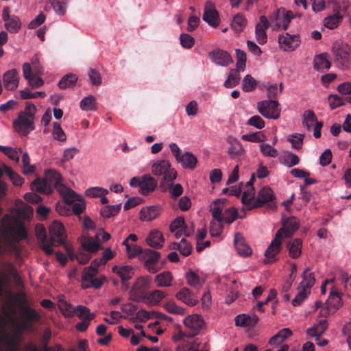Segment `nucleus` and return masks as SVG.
<instances>
[{"label": "nucleus", "mask_w": 351, "mask_h": 351, "mask_svg": "<svg viewBox=\"0 0 351 351\" xmlns=\"http://www.w3.org/2000/svg\"><path fill=\"white\" fill-rule=\"evenodd\" d=\"M269 27V23L267 18L265 16H261L259 18V23L256 24L255 27L256 38L260 45H263L267 43V36L266 30Z\"/></svg>", "instance_id": "obj_16"}, {"label": "nucleus", "mask_w": 351, "mask_h": 351, "mask_svg": "<svg viewBox=\"0 0 351 351\" xmlns=\"http://www.w3.org/2000/svg\"><path fill=\"white\" fill-rule=\"evenodd\" d=\"M0 151L5 154L9 158L14 160L16 162L19 161V153H22V149H13L10 147L0 145Z\"/></svg>", "instance_id": "obj_54"}, {"label": "nucleus", "mask_w": 351, "mask_h": 351, "mask_svg": "<svg viewBox=\"0 0 351 351\" xmlns=\"http://www.w3.org/2000/svg\"><path fill=\"white\" fill-rule=\"evenodd\" d=\"M161 256L160 252L151 249H145L144 254L143 257H147V259L144 262V265L157 263Z\"/></svg>", "instance_id": "obj_53"}, {"label": "nucleus", "mask_w": 351, "mask_h": 351, "mask_svg": "<svg viewBox=\"0 0 351 351\" xmlns=\"http://www.w3.org/2000/svg\"><path fill=\"white\" fill-rule=\"evenodd\" d=\"M121 207V204L103 206L100 210V215L104 218H110L120 211Z\"/></svg>", "instance_id": "obj_51"}, {"label": "nucleus", "mask_w": 351, "mask_h": 351, "mask_svg": "<svg viewBox=\"0 0 351 351\" xmlns=\"http://www.w3.org/2000/svg\"><path fill=\"white\" fill-rule=\"evenodd\" d=\"M278 43L284 51H291L299 46L300 41L298 35L286 33L285 35H279Z\"/></svg>", "instance_id": "obj_14"}, {"label": "nucleus", "mask_w": 351, "mask_h": 351, "mask_svg": "<svg viewBox=\"0 0 351 351\" xmlns=\"http://www.w3.org/2000/svg\"><path fill=\"white\" fill-rule=\"evenodd\" d=\"M97 274L93 273H83L82 287L83 289H88L93 287L99 289L103 285L104 281L106 280L105 277L95 278Z\"/></svg>", "instance_id": "obj_20"}, {"label": "nucleus", "mask_w": 351, "mask_h": 351, "mask_svg": "<svg viewBox=\"0 0 351 351\" xmlns=\"http://www.w3.org/2000/svg\"><path fill=\"white\" fill-rule=\"evenodd\" d=\"M319 122L317 121V118L313 110H307L304 112L302 125L308 131L311 130L312 127Z\"/></svg>", "instance_id": "obj_40"}, {"label": "nucleus", "mask_w": 351, "mask_h": 351, "mask_svg": "<svg viewBox=\"0 0 351 351\" xmlns=\"http://www.w3.org/2000/svg\"><path fill=\"white\" fill-rule=\"evenodd\" d=\"M176 298L188 306H194L199 300L195 297L193 292L186 287L182 288L176 294Z\"/></svg>", "instance_id": "obj_26"}, {"label": "nucleus", "mask_w": 351, "mask_h": 351, "mask_svg": "<svg viewBox=\"0 0 351 351\" xmlns=\"http://www.w3.org/2000/svg\"><path fill=\"white\" fill-rule=\"evenodd\" d=\"M49 232L50 234L49 240L51 242V247L53 245H60L64 243L66 234L62 223L58 221H53L49 227Z\"/></svg>", "instance_id": "obj_10"}, {"label": "nucleus", "mask_w": 351, "mask_h": 351, "mask_svg": "<svg viewBox=\"0 0 351 351\" xmlns=\"http://www.w3.org/2000/svg\"><path fill=\"white\" fill-rule=\"evenodd\" d=\"M281 232H282V230H278L276 232L274 238L265 250V256L266 258L263 261L265 264L273 263L276 261V256L282 248V241L283 239L281 237Z\"/></svg>", "instance_id": "obj_9"}, {"label": "nucleus", "mask_w": 351, "mask_h": 351, "mask_svg": "<svg viewBox=\"0 0 351 351\" xmlns=\"http://www.w3.org/2000/svg\"><path fill=\"white\" fill-rule=\"evenodd\" d=\"M62 176L54 169L45 171V178H36L31 184V189L43 194H49L55 188L58 192L66 190V186L62 182Z\"/></svg>", "instance_id": "obj_2"}, {"label": "nucleus", "mask_w": 351, "mask_h": 351, "mask_svg": "<svg viewBox=\"0 0 351 351\" xmlns=\"http://www.w3.org/2000/svg\"><path fill=\"white\" fill-rule=\"evenodd\" d=\"M53 136L54 139L60 141V142H64L66 139V134L63 130L62 129L60 124L54 122L53 123Z\"/></svg>", "instance_id": "obj_63"}, {"label": "nucleus", "mask_w": 351, "mask_h": 351, "mask_svg": "<svg viewBox=\"0 0 351 351\" xmlns=\"http://www.w3.org/2000/svg\"><path fill=\"white\" fill-rule=\"evenodd\" d=\"M328 327L326 319L319 320L313 326L306 330V335L310 337H318L324 333Z\"/></svg>", "instance_id": "obj_33"}, {"label": "nucleus", "mask_w": 351, "mask_h": 351, "mask_svg": "<svg viewBox=\"0 0 351 351\" xmlns=\"http://www.w3.org/2000/svg\"><path fill=\"white\" fill-rule=\"evenodd\" d=\"M238 217L237 210L234 207H230L225 210L222 215V222L232 223Z\"/></svg>", "instance_id": "obj_58"}, {"label": "nucleus", "mask_w": 351, "mask_h": 351, "mask_svg": "<svg viewBox=\"0 0 351 351\" xmlns=\"http://www.w3.org/2000/svg\"><path fill=\"white\" fill-rule=\"evenodd\" d=\"M274 199L275 195L269 186H264L258 192L257 197L253 202V206H249L248 208H260L265 204H268L267 207L271 210H274L276 208Z\"/></svg>", "instance_id": "obj_7"}, {"label": "nucleus", "mask_w": 351, "mask_h": 351, "mask_svg": "<svg viewBox=\"0 0 351 351\" xmlns=\"http://www.w3.org/2000/svg\"><path fill=\"white\" fill-rule=\"evenodd\" d=\"M258 110L263 117L277 119L280 114V104L275 99L264 100L258 102Z\"/></svg>", "instance_id": "obj_6"}, {"label": "nucleus", "mask_w": 351, "mask_h": 351, "mask_svg": "<svg viewBox=\"0 0 351 351\" xmlns=\"http://www.w3.org/2000/svg\"><path fill=\"white\" fill-rule=\"evenodd\" d=\"M209 56L215 63L222 66H226L233 62L227 51L219 49L210 52Z\"/></svg>", "instance_id": "obj_21"}, {"label": "nucleus", "mask_w": 351, "mask_h": 351, "mask_svg": "<svg viewBox=\"0 0 351 351\" xmlns=\"http://www.w3.org/2000/svg\"><path fill=\"white\" fill-rule=\"evenodd\" d=\"M247 25V19L241 14H236L231 22V28L236 32L240 33L243 31Z\"/></svg>", "instance_id": "obj_42"}, {"label": "nucleus", "mask_w": 351, "mask_h": 351, "mask_svg": "<svg viewBox=\"0 0 351 351\" xmlns=\"http://www.w3.org/2000/svg\"><path fill=\"white\" fill-rule=\"evenodd\" d=\"M4 326L5 321L0 317V351H19Z\"/></svg>", "instance_id": "obj_12"}, {"label": "nucleus", "mask_w": 351, "mask_h": 351, "mask_svg": "<svg viewBox=\"0 0 351 351\" xmlns=\"http://www.w3.org/2000/svg\"><path fill=\"white\" fill-rule=\"evenodd\" d=\"M19 75L16 69L7 71L3 75V86L7 90H14L19 86Z\"/></svg>", "instance_id": "obj_18"}, {"label": "nucleus", "mask_w": 351, "mask_h": 351, "mask_svg": "<svg viewBox=\"0 0 351 351\" xmlns=\"http://www.w3.org/2000/svg\"><path fill=\"white\" fill-rule=\"evenodd\" d=\"M36 108L34 104L27 102L24 111L19 113L17 119L13 122L14 130L22 136H27L35 129L34 119Z\"/></svg>", "instance_id": "obj_3"}, {"label": "nucleus", "mask_w": 351, "mask_h": 351, "mask_svg": "<svg viewBox=\"0 0 351 351\" xmlns=\"http://www.w3.org/2000/svg\"><path fill=\"white\" fill-rule=\"evenodd\" d=\"M326 304L332 308V312H336L341 305V299L338 292L330 291V296L327 300Z\"/></svg>", "instance_id": "obj_46"}, {"label": "nucleus", "mask_w": 351, "mask_h": 351, "mask_svg": "<svg viewBox=\"0 0 351 351\" xmlns=\"http://www.w3.org/2000/svg\"><path fill=\"white\" fill-rule=\"evenodd\" d=\"M202 19L209 25L216 27L219 25V13L215 5L210 1H206Z\"/></svg>", "instance_id": "obj_11"}, {"label": "nucleus", "mask_w": 351, "mask_h": 351, "mask_svg": "<svg viewBox=\"0 0 351 351\" xmlns=\"http://www.w3.org/2000/svg\"><path fill=\"white\" fill-rule=\"evenodd\" d=\"M256 80L250 75H247L242 81V89L245 92H252L256 87Z\"/></svg>", "instance_id": "obj_57"}, {"label": "nucleus", "mask_w": 351, "mask_h": 351, "mask_svg": "<svg viewBox=\"0 0 351 351\" xmlns=\"http://www.w3.org/2000/svg\"><path fill=\"white\" fill-rule=\"evenodd\" d=\"M112 271L121 278L123 286L127 289L128 286L126 282L131 279L134 275V268L130 265L121 267L115 265L112 267Z\"/></svg>", "instance_id": "obj_22"}, {"label": "nucleus", "mask_w": 351, "mask_h": 351, "mask_svg": "<svg viewBox=\"0 0 351 351\" xmlns=\"http://www.w3.org/2000/svg\"><path fill=\"white\" fill-rule=\"evenodd\" d=\"M10 10L8 7L4 8L2 13V18L5 22V27L8 31L16 33L21 27L19 19L16 16H10Z\"/></svg>", "instance_id": "obj_17"}, {"label": "nucleus", "mask_w": 351, "mask_h": 351, "mask_svg": "<svg viewBox=\"0 0 351 351\" xmlns=\"http://www.w3.org/2000/svg\"><path fill=\"white\" fill-rule=\"evenodd\" d=\"M55 12L59 15H64L66 12L68 0H50Z\"/></svg>", "instance_id": "obj_61"}, {"label": "nucleus", "mask_w": 351, "mask_h": 351, "mask_svg": "<svg viewBox=\"0 0 351 351\" xmlns=\"http://www.w3.org/2000/svg\"><path fill=\"white\" fill-rule=\"evenodd\" d=\"M164 307L165 310L171 314H176V315H184L185 314V309L178 306L174 302L170 301L167 302Z\"/></svg>", "instance_id": "obj_62"}, {"label": "nucleus", "mask_w": 351, "mask_h": 351, "mask_svg": "<svg viewBox=\"0 0 351 351\" xmlns=\"http://www.w3.org/2000/svg\"><path fill=\"white\" fill-rule=\"evenodd\" d=\"M157 185L156 180L150 175H145L141 177V193L143 195H147L149 193L154 191Z\"/></svg>", "instance_id": "obj_31"}, {"label": "nucleus", "mask_w": 351, "mask_h": 351, "mask_svg": "<svg viewBox=\"0 0 351 351\" xmlns=\"http://www.w3.org/2000/svg\"><path fill=\"white\" fill-rule=\"evenodd\" d=\"M331 66L330 62L328 58V54L321 53L315 57L313 61L314 69L317 71L328 70Z\"/></svg>", "instance_id": "obj_38"}, {"label": "nucleus", "mask_w": 351, "mask_h": 351, "mask_svg": "<svg viewBox=\"0 0 351 351\" xmlns=\"http://www.w3.org/2000/svg\"><path fill=\"white\" fill-rule=\"evenodd\" d=\"M36 234L42 250L47 255L52 254L53 253V250L51 247V242H50L49 238H47L46 230L43 225H36Z\"/></svg>", "instance_id": "obj_15"}, {"label": "nucleus", "mask_w": 351, "mask_h": 351, "mask_svg": "<svg viewBox=\"0 0 351 351\" xmlns=\"http://www.w3.org/2000/svg\"><path fill=\"white\" fill-rule=\"evenodd\" d=\"M82 248L89 253H94L100 249V245L98 241H95L90 237H84L81 241Z\"/></svg>", "instance_id": "obj_43"}, {"label": "nucleus", "mask_w": 351, "mask_h": 351, "mask_svg": "<svg viewBox=\"0 0 351 351\" xmlns=\"http://www.w3.org/2000/svg\"><path fill=\"white\" fill-rule=\"evenodd\" d=\"M185 278L187 284L194 289H199L202 285V282L199 276L192 270H190L185 274Z\"/></svg>", "instance_id": "obj_49"}, {"label": "nucleus", "mask_w": 351, "mask_h": 351, "mask_svg": "<svg viewBox=\"0 0 351 351\" xmlns=\"http://www.w3.org/2000/svg\"><path fill=\"white\" fill-rule=\"evenodd\" d=\"M2 234L6 245L16 254L20 253L17 243L27 237L24 224L9 215H5L2 220Z\"/></svg>", "instance_id": "obj_1"}, {"label": "nucleus", "mask_w": 351, "mask_h": 351, "mask_svg": "<svg viewBox=\"0 0 351 351\" xmlns=\"http://www.w3.org/2000/svg\"><path fill=\"white\" fill-rule=\"evenodd\" d=\"M299 228V223L295 217L287 218L283 223L282 227L279 230H282L281 232V237L284 239L291 237L294 232Z\"/></svg>", "instance_id": "obj_28"}, {"label": "nucleus", "mask_w": 351, "mask_h": 351, "mask_svg": "<svg viewBox=\"0 0 351 351\" xmlns=\"http://www.w3.org/2000/svg\"><path fill=\"white\" fill-rule=\"evenodd\" d=\"M166 189L168 188L171 198L177 199L183 193V188L180 184H173L172 182H166Z\"/></svg>", "instance_id": "obj_59"}, {"label": "nucleus", "mask_w": 351, "mask_h": 351, "mask_svg": "<svg viewBox=\"0 0 351 351\" xmlns=\"http://www.w3.org/2000/svg\"><path fill=\"white\" fill-rule=\"evenodd\" d=\"M293 19V14L291 11H286L284 9H279L275 14L276 25L286 30L291 20Z\"/></svg>", "instance_id": "obj_24"}, {"label": "nucleus", "mask_w": 351, "mask_h": 351, "mask_svg": "<svg viewBox=\"0 0 351 351\" xmlns=\"http://www.w3.org/2000/svg\"><path fill=\"white\" fill-rule=\"evenodd\" d=\"M3 171L7 174L13 184L15 186H21L24 182V179L21 177L18 173H15L12 169L8 166L3 167Z\"/></svg>", "instance_id": "obj_55"}, {"label": "nucleus", "mask_w": 351, "mask_h": 351, "mask_svg": "<svg viewBox=\"0 0 351 351\" xmlns=\"http://www.w3.org/2000/svg\"><path fill=\"white\" fill-rule=\"evenodd\" d=\"M150 284L149 277L138 278L130 290V300L134 302L143 301Z\"/></svg>", "instance_id": "obj_8"}, {"label": "nucleus", "mask_w": 351, "mask_h": 351, "mask_svg": "<svg viewBox=\"0 0 351 351\" xmlns=\"http://www.w3.org/2000/svg\"><path fill=\"white\" fill-rule=\"evenodd\" d=\"M152 173L156 176H162L160 186L166 190V182H172L176 178L177 172L171 168L170 162L167 160H158L152 166Z\"/></svg>", "instance_id": "obj_4"}, {"label": "nucleus", "mask_w": 351, "mask_h": 351, "mask_svg": "<svg viewBox=\"0 0 351 351\" xmlns=\"http://www.w3.org/2000/svg\"><path fill=\"white\" fill-rule=\"evenodd\" d=\"M332 52L339 68L343 70L348 69L350 62V46L345 42L336 41L333 44Z\"/></svg>", "instance_id": "obj_5"}, {"label": "nucleus", "mask_w": 351, "mask_h": 351, "mask_svg": "<svg viewBox=\"0 0 351 351\" xmlns=\"http://www.w3.org/2000/svg\"><path fill=\"white\" fill-rule=\"evenodd\" d=\"M310 268L307 267L302 274V281L300 286L305 290L311 289L315 284V278L313 273H309Z\"/></svg>", "instance_id": "obj_44"}, {"label": "nucleus", "mask_w": 351, "mask_h": 351, "mask_svg": "<svg viewBox=\"0 0 351 351\" xmlns=\"http://www.w3.org/2000/svg\"><path fill=\"white\" fill-rule=\"evenodd\" d=\"M256 199L255 198V191L254 187H249L247 191H245L243 193L241 197V202L243 204V209L246 210H250L252 208H248L250 206H253V202Z\"/></svg>", "instance_id": "obj_41"}, {"label": "nucleus", "mask_w": 351, "mask_h": 351, "mask_svg": "<svg viewBox=\"0 0 351 351\" xmlns=\"http://www.w3.org/2000/svg\"><path fill=\"white\" fill-rule=\"evenodd\" d=\"M224 207V202L220 199H216L213 202V206L211 208L213 217L219 221H222V210Z\"/></svg>", "instance_id": "obj_52"}, {"label": "nucleus", "mask_w": 351, "mask_h": 351, "mask_svg": "<svg viewBox=\"0 0 351 351\" xmlns=\"http://www.w3.org/2000/svg\"><path fill=\"white\" fill-rule=\"evenodd\" d=\"M147 244L154 249H160L163 246L165 238L161 232L158 230H152L146 239Z\"/></svg>", "instance_id": "obj_27"}, {"label": "nucleus", "mask_w": 351, "mask_h": 351, "mask_svg": "<svg viewBox=\"0 0 351 351\" xmlns=\"http://www.w3.org/2000/svg\"><path fill=\"white\" fill-rule=\"evenodd\" d=\"M4 266L6 268L7 273H3L0 275V295L3 294V287L8 282L10 276H13L14 278L19 277L13 263L8 262L4 263Z\"/></svg>", "instance_id": "obj_29"}, {"label": "nucleus", "mask_w": 351, "mask_h": 351, "mask_svg": "<svg viewBox=\"0 0 351 351\" xmlns=\"http://www.w3.org/2000/svg\"><path fill=\"white\" fill-rule=\"evenodd\" d=\"M330 108L334 110L346 104L345 98L339 97L337 95H330L328 97Z\"/></svg>", "instance_id": "obj_64"}, {"label": "nucleus", "mask_w": 351, "mask_h": 351, "mask_svg": "<svg viewBox=\"0 0 351 351\" xmlns=\"http://www.w3.org/2000/svg\"><path fill=\"white\" fill-rule=\"evenodd\" d=\"M173 280V275L169 271H164L154 278V282L157 287H169L172 286Z\"/></svg>", "instance_id": "obj_32"}, {"label": "nucleus", "mask_w": 351, "mask_h": 351, "mask_svg": "<svg viewBox=\"0 0 351 351\" xmlns=\"http://www.w3.org/2000/svg\"><path fill=\"white\" fill-rule=\"evenodd\" d=\"M108 193V191L107 189L99 186L90 187L85 191L86 195L91 198L99 197Z\"/></svg>", "instance_id": "obj_60"}, {"label": "nucleus", "mask_w": 351, "mask_h": 351, "mask_svg": "<svg viewBox=\"0 0 351 351\" xmlns=\"http://www.w3.org/2000/svg\"><path fill=\"white\" fill-rule=\"evenodd\" d=\"M343 19V16L339 12H335L332 15L328 16L324 19V25L330 29H333L339 25Z\"/></svg>", "instance_id": "obj_47"}, {"label": "nucleus", "mask_w": 351, "mask_h": 351, "mask_svg": "<svg viewBox=\"0 0 351 351\" xmlns=\"http://www.w3.org/2000/svg\"><path fill=\"white\" fill-rule=\"evenodd\" d=\"M23 73L24 77L28 80L29 85L32 88L40 87L43 84V80L40 77H36V73L32 71V66L29 63H24L23 65Z\"/></svg>", "instance_id": "obj_19"}, {"label": "nucleus", "mask_w": 351, "mask_h": 351, "mask_svg": "<svg viewBox=\"0 0 351 351\" xmlns=\"http://www.w3.org/2000/svg\"><path fill=\"white\" fill-rule=\"evenodd\" d=\"M59 193L63 196L64 202L67 205H71L80 199V196H78L76 193H74V191L67 187L66 190H64L63 191Z\"/></svg>", "instance_id": "obj_56"}, {"label": "nucleus", "mask_w": 351, "mask_h": 351, "mask_svg": "<svg viewBox=\"0 0 351 351\" xmlns=\"http://www.w3.org/2000/svg\"><path fill=\"white\" fill-rule=\"evenodd\" d=\"M161 213V208L158 205L143 207L140 211V219L143 221H150L156 219Z\"/></svg>", "instance_id": "obj_25"}, {"label": "nucleus", "mask_w": 351, "mask_h": 351, "mask_svg": "<svg viewBox=\"0 0 351 351\" xmlns=\"http://www.w3.org/2000/svg\"><path fill=\"white\" fill-rule=\"evenodd\" d=\"M292 331L288 328H285L280 330L277 334L274 335L271 338H270L269 341V345L272 346H278L282 344L288 337L292 335Z\"/></svg>", "instance_id": "obj_35"}, {"label": "nucleus", "mask_w": 351, "mask_h": 351, "mask_svg": "<svg viewBox=\"0 0 351 351\" xmlns=\"http://www.w3.org/2000/svg\"><path fill=\"white\" fill-rule=\"evenodd\" d=\"M234 244L237 253L242 256L247 257L252 254L251 247L245 243L243 235L237 232L234 235Z\"/></svg>", "instance_id": "obj_23"}, {"label": "nucleus", "mask_w": 351, "mask_h": 351, "mask_svg": "<svg viewBox=\"0 0 351 351\" xmlns=\"http://www.w3.org/2000/svg\"><path fill=\"white\" fill-rule=\"evenodd\" d=\"M80 106L86 111H95L97 110L96 98L93 95L84 97L80 101Z\"/></svg>", "instance_id": "obj_48"}, {"label": "nucleus", "mask_w": 351, "mask_h": 351, "mask_svg": "<svg viewBox=\"0 0 351 351\" xmlns=\"http://www.w3.org/2000/svg\"><path fill=\"white\" fill-rule=\"evenodd\" d=\"M167 294L165 291L155 289L150 292H148L143 302L152 304H158L162 299L166 298Z\"/></svg>", "instance_id": "obj_37"}, {"label": "nucleus", "mask_w": 351, "mask_h": 351, "mask_svg": "<svg viewBox=\"0 0 351 351\" xmlns=\"http://www.w3.org/2000/svg\"><path fill=\"white\" fill-rule=\"evenodd\" d=\"M77 81V77L76 75L73 73H68L63 76L61 80L59 82L58 87L63 90L67 88H73L75 86Z\"/></svg>", "instance_id": "obj_45"}, {"label": "nucleus", "mask_w": 351, "mask_h": 351, "mask_svg": "<svg viewBox=\"0 0 351 351\" xmlns=\"http://www.w3.org/2000/svg\"><path fill=\"white\" fill-rule=\"evenodd\" d=\"M184 324L186 327L191 330L188 336L195 337L202 329L204 322L200 316L193 315L186 317L184 319Z\"/></svg>", "instance_id": "obj_13"}, {"label": "nucleus", "mask_w": 351, "mask_h": 351, "mask_svg": "<svg viewBox=\"0 0 351 351\" xmlns=\"http://www.w3.org/2000/svg\"><path fill=\"white\" fill-rule=\"evenodd\" d=\"M21 315L23 319L36 322H38L40 319V315L34 309L29 306H21L20 307Z\"/></svg>", "instance_id": "obj_39"}, {"label": "nucleus", "mask_w": 351, "mask_h": 351, "mask_svg": "<svg viewBox=\"0 0 351 351\" xmlns=\"http://www.w3.org/2000/svg\"><path fill=\"white\" fill-rule=\"evenodd\" d=\"M230 145L228 153L231 158H239L244 153V149L239 141L237 138L230 136L228 139Z\"/></svg>", "instance_id": "obj_30"}, {"label": "nucleus", "mask_w": 351, "mask_h": 351, "mask_svg": "<svg viewBox=\"0 0 351 351\" xmlns=\"http://www.w3.org/2000/svg\"><path fill=\"white\" fill-rule=\"evenodd\" d=\"M302 241L300 239H295L287 243L289 255L292 258H298L302 252Z\"/></svg>", "instance_id": "obj_36"}, {"label": "nucleus", "mask_w": 351, "mask_h": 351, "mask_svg": "<svg viewBox=\"0 0 351 351\" xmlns=\"http://www.w3.org/2000/svg\"><path fill=\"white\" fill-rule=\"evenodd\" d=\"M239 69H231L227 80L224 82L226 88H232L239 84L240 81Z\"/></svg>", "instance_id": "obj_50"}, {"label": "nucleus", "mask_w": 351, "mask_h": 351, "mask_svg": "<svg viewBox=\"0 0 351 351\" xmlns=\"http://www.w3.org/2000/svg\"><path fill=\"white\" fill-rule=\"evenodd\" d=\"M180 163L183 168L194 169L196 167L197 159L195 155L191 152H185L177 160Z\"/></svg>", "instance_id": "obj_34"}]
</instances>
